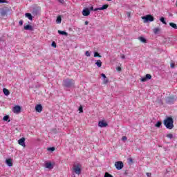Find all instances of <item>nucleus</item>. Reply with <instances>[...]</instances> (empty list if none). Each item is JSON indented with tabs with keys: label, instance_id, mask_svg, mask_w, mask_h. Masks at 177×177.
Returning <instances> with one entry per match:
<instances>
[{
	"label": "nucleus",
	"instance_id": "obj_32",
	"mask_svg": "<svg viewBox=\"0 0 177 177\" xmlns=\"http://www.w3.org/2000/svg\"><path fill=\"white\" fill-rule=\"evenodd\" d=\"M145 78H146L147 80H151V75H150V74H147V75H145Z\"/></svg>",
	"mask_w": 177,
	"mask_h": 177
},
{
	"label": "nucleus",
	"instance_id": "obj_30",
	"mask_svg": "<svg viewBox=\"0 0 177 177\" xmlns=\"http://www.w3.org/2000/svg\"><path fill=\"white\" fill-rule=\"evenodd\" d=\"M127 161H128L129 164H133V159H132V158H129L127 159Z\"/></svg>",
	"mask_w": 177,
	"mask_h": 177
},
{
	"label": "nucleus",
	"instance_id": "obj_22",
	"mask_svg": "<svg viewBox=\"0 0 177 177\" xmlns=\"http://www.w3.org/2000/svg\"><path fill=\"white\" fill-rule=\"evenodd\" d=\"M25 17H28L29 20H32V15L30 13H26Z\"/></svg>",
	"mask_w": 177,
	"mask_h": 177
},
{
	"label": "nucleus",
	"instance_id": "obj_26",
	"mask_svg": "<svg viewBox=\"0 0 177 177\" xmlns=\"http://www.w3.org/2000/svg\"><path fill=\"white\" fill-rule=\"evenodd\" d=\"M160 30L161 29H160V28H153V33L158 34V32H160Z\"/></svg>",
	"mask_w": 177,
	"mask_h": 177
},
{
	"label": "nucleus",
	"instance_id": "obj_46",
	"mask_svg": "<svg viewBox=\"0 0 177 177\" xmlns=\"http://www.w3.org/2000/svg\"><path fill=\"white\" fill-rule=\"evenodd\" d=\"M170 66L171 68H174L175 67V64H171Z\"/></svg>",
	"mask_w": 177,
	"mask_h": 177
},
{
	"label": "nucleus",
	"instance_id": "obj_28",
	"mask_svg": "<svg viewBox=\"0 0 177 177\" xmlns=\"http://www.w3.org/2000/svg\"><path fill=\"white\" fill-rule=\"evenodd\" d=\"M162 124V123L160 121H158L157 123L155 124V127H156V128H160V127H161V125Z\"/></svg>",
	"mask_w": 177,
	"mask_h": 177
},
{
	"label": "nucleus",
	"instance_id": "obj_33",
	"mask_svg": "<svg viewBox=\"0 0 177 177\" xmlns=\"http://www.w3.org/2000/svg\"><path fill=\"white\" fill-rule=\"evenodd\" d=\"M167 138H168L169 139H172L174 138V135H172L171 133H169L167 135Z\"/></svg>",
	"mask_w": 177,
	"mask_h": 177
},
{
	"label": "nucleus",
	"instance_id": "obj_38",
	"mask_svg": "<svg viewBox=\"0 0 177 177\" xmlns=\"http://www.w3.org/2000/svg\"><path fill=\"white\" fill-rule=\"evenodd\" d=\"M51 46H53V48H56L57 45H56V42L53 41L51 44Z\"/></svg>",
	"mask_w": 177,
	"mask_h": 177
},
{
	"label": "nucleus",
	"instance_id": "obj_3",
	"mask_svg": "<svg viewBox=\"0 0 177 177\" xmlns=\"http://www.w3.org/2000/svg\"><path fill=\"white\" fill-rule=\"evenodd\" d=\"M10 12V9L8 7H3L0 8V16L1 17H5V16H8V13Z\"/></svg>",
	"mask_w": 177,
	"mask_h": 177
},
{
	"label": "nucleus",
	"instance_id": "obj_25",
	"mask_svg": "<svg viewBox=\"0 0 177 177\" xmlns=\"http://www.w3.org/2000/svg\"><path fill=\"white\" fill-rule=\"evenodd\" d=\"M97 67H102V61L100 59L97 60L95 62Z\"/></svg>",
	"mask_w": 177,
	"mask_h": 177
},
{
	"label": "nucleus",
	"instance_id": "obj_7",
	"mask_svg": "<svg viewBox=\"0 0 177 177\" xmlns=\"http://www.w3.org/2000/svg\"><path fill=\"white\" fill-rule=\"evenodd\" d=\"M32 15L33 16H38L39 15H41V8L37 7V8H33Z\"/></svg>",
	"mask_w": 177,
	"mask_h": 177
},
{
	"label": "nucleus",
	"instance_id": "obj_8",
	"mask_svg": "<svg viewBox=\"0 0 177 177\" xmlns=\"http://www.w3.org/2000/svg\"><path fill=\"white\" fill-rule=\"evenodd\" d=\"M21 111V107L19 105H16L15 107L12 109V112L15 114H20Z\"/></svg>",
	"mask_w": 177,
	"mask_h": 177
},
{
	"label": "nucleus",
	"instance_id": "obj_39",
	"mask_svg": "<svg viewBox=\"0 0 177 177\" xmlns=\"http://www.w3.org/2000/svg\"><path fill=\"white\" fill-rule=\"evenodd\" d=\"M0 3H8V1H6V0H0Z\"/></svg>",
	"mask_w": 177,
	"mask_h": 177
},
{
	"label": "nucleus",
	"instance_id": "obj_6",
	"mask_svg": "<svg viewBox=\"0 0 177 177\" xmlns=\"http://www.w3.org/2000/svg\"><path fill=\"white\" fill-rule=\"evenodd\" d=\"M115 167L116 169L120 171V169H122V168H124V162H122V161L115 162Z\"/></svg>",
	"mask_w": 177,
	"mask_h": 177
},
{
	"label": "nucleus",
	"instance_id": "obj_34",
	"mask_svg": "<svg viewBox=\"0 0 177 177\" xmlns=\"http://www.w3.org/2000/svg\"><path fill=\"white\" fill-rule=\"evenodd\" d=\"M109 83V79H107V77L104 78L103 80V84H108Z\"/></svg>",
	"mask_w": 177,
	"mask_h": 177
},
{
	"label": "nucleus",
	"instance_id": "obj_1",
	"mask_svg": "<svg viewBox=\"0 0 177 177\" xmlns=\"http://www.w3.org/2000/svg\"><path fill=\"white\" fill-rule=\"evenodd\" d=\"M165 127L167 129H174V119L171 117H168L163 121Z\"/></svg>",
	"mask_w": 177,
	"mask_h": 177
},
{
	"label": "nucleus",
	"instance_id": "obj_29",
	"mask_svg": "<svg viewBox=\"0 0 177 177\" xmlns=\"http://www.w3.org/2000/svg\"><path fill=\"white\" fill-rule=\"evenodd\" d=\"M94 57H102V55H100V54H99V53L95 52L94 53Z\"/></svg>",
	"mask_w": 177,
	"mask_h": 177
},
{
	"label": "nucleus",
	"instance_id": "obj_27",
	"mask_svg": "<svg viewBox=\"0 0 177 177\" xmlns=\"http://www.w3.org/2000/svg\"><path fill=\"white\" fill-rule=\"evenodd\" d=\"M160 21H161V23H162L163 24H167V21H165V18L164 17H160Z\"/></svg>",
	"mask_w": 177,
	"mask_h": 177
},
{
	"label": "nucleus",
	"instance_id": "obj_41",
	"mask_svg": "<svg viewBox=\"0 0 177 177\" xmlns=\"http://www.w3.org/2000/svg\"><path fill=\"white\" fill-rule=\"evenodd\" d=\"M23 23H24V21H23V19H21L19 21V26H23Z\"/></svg>",
	"mask_w": 177,
	"mask_h": 177
},
{
	"label": "nucleus",
	"instance_id": "obj_51",
	"mask_svg": "<svg viewBox=\"0 0 177 177\" xmlns=\"http://www.w3.org/2000/svg\"><path fill=\"white\" fill-rule=\"evenodd\" d=\"M94 10V9H93V6H91V7H90V10Z\"/></svg>",
	"mask_w": 177,
	"mask_h": 177
},
{
	"label": "nucleus",
	"instance_id": "obj_24",
	"mask_svg": "<svg viewBox=\"0 0 177 177\" xmlns=\"http://www.w3.org/2000/svg\"><path fill=\"white\" fill-rule=\"evenodd\" d=\"M109 8V6L107 4L103 5L102 7L100 8V10H104Z\"/></svg>",
	"mask_w": 177,
	"mask_h": 177
},
{
	"label": "nucleus",
	"instance_id": "obj_45",
	"mask_svg": "<svg viewBox=\"0 0 177 177\" xmlns=\"http://www.w3.org/2000/svg\"><path fill=\"white\" fill-rule=\"evenodd\" d=\"M127 16L129 17H131V12H127Z\"/></svg>",
	"mask_w": 177,
	"mask_h": 177
},
{
	"label": "nucleus",
	"instance_id": "obj_42",
	"mask_svg": "<svg viewBox=\"0 0 177 177\" xmlns=\"http://www.w3.org/2000/svg\"><path fill=\"white\" fill-rule=\"evenodd\" d=\"M97 10H100V8H97L93 10V12H97Z\"/></svg>",
	"mask_w": 177,
	"mask_h": 177
},
{
	"label": "nucleus",
	"instance_id": "obj_52",
	"mask_svg": "<svg viewBox=\"0 0 177 177\" xmlns=\"http://www.w3.org/2000/svg\"><path fill=\"white\" fill-rule=\"evenodd\" d=\"M121 57L122 59H125V55H122Z\"/></svg>",
	"mask_w": 177,
	"mask_h": 177
},
{
	"label": "nucleus",
	"instance_id": "obj_44",
	"mask_svg": "<svg viewBox=\"0 0 177 177\" xmlns=\"http://www.w3.org/2000/svg\"><path fill=\"white\" fill-rule=\"evenodd\" d=\"M128 138H127V136H123L122 138V140H127Z\"/></svg>",
	"mask_w": 177,
	"mask_h": 177
},
{
	"label": "nucleus",
	"instance_id": "obj_9",
	"mask_svg": "<svg viewBox=\"0 0 177 177\" xmlns=\"http://www.w3.org/2000/svg\"><path fill=\"white\" fill-rule=\"evenodd\" d=\"M74 172L77 174V175H81V167H80L79 165H75L74 168H73Z\"/></svg>",
	"mask_w": 177,
	"mask_h": 177
},
{
	"label": "nucleus",
	"instance_id": "obj_16",
	"mask_svg": "<svg viewBox=\"0 0 177 177\" xmlns=\"http://www.w3.org/2000/svg\"><path fill=\"white\" fill-rule=\"evenodd\" d=\"M45 167H46V168H48V169H53V165H52L51 162H46Z\"/></svg>",
	"mask_w": 177,
	"mask_h": 177
},
{
	"label": "nucleus",
	"instance_id": "obj_49",
	"mask_svg": "<svg viewBox=\"0 0 177 177\" xmlns=\"http://www.w3.org/2000/svg\"><path fill=\"white\" fill-rule=\"evenodd\" d=\"M84 24H85V26H88V24H89V22L88 21H86Z\"/></svg>",
	"mask_w": 177,
	"mask_h": 177
},
{
	"label": "nucleus",
	"instance_id": "obj_50",
	"mask_svg": "<svg viewBox=\"0 0 177 177\" xmlns=\"http://www.w3.org/2000/svg\"><path fill=\"white\" fill-rule=\"evenodd\" d=\"M147 176H148V177L151 176V174H150V173H147Z\"/></svg>",
	"mask_w": 177,
	"mask_h": 177
},
{
	"label": "nucleus",
	"instance_id": "obj_48",
	"mask_svg": "<svg viewBox=\"0 0 177 177\" xmlns=\"http://www.w3.org/2000/svg\"><path fill=\"white\" fill-rule=\"evenodd\" d=\"M60 3H64V0H58Z\"/></svg>",
	"mask_w": 177,
	"mask_h": 177
},
{
	"label": "nucleus",
	"instance_id": "obj_13",
	"mask_svg": "<svg viewBox=\"0 0 177 177\" xmlns=\"http://www.w3.org/2000/svg\"><path fill=\"white\" fill-rule=\"evenodd\" d=\"M6 163L8 167H13V160L11 158L7 159Z\"/></svg>",
	"mask_w": 177,
	"mask_h": 177
},
{
	"label": "nucleus",
	"instance_id": "obj_43",
	"mask_svg": "<svg viewBox=\"0 0 177 177\" xmlns=\"http://www.w3.org/2000/svg\"><path fill=\"white\" fill-rule=\"evenodd\" d=\"M101 77H102V78H106V77H107L104 73H102V74H101Z\"/></svg>",
	"mask_w": 177,
	"mask_h": 177
},
{
	"label": "nucleus",
	"instance_id": "obj_18",
	"mask_svg": "<svg viewBox=\"0 0 177 177\" xmlns=\"http://www.w3.org/2000/svg\"><path fill=\"white\" fill-rule=\"evenodd\" d=\"M3 92L6 96H9V95H10V92L7 88H3Z\"/></svg>",
	"mask_w": 177,
	"mask_h": 177
},
{
	"label": "nucleus",
	"instance_id": "obj_15",
	"mask_svg": "<svg viewBox=\"0 0 177 177\" xmlns=\"http://www.w3.org/2000/svg\"><path fill=\"white\" fill-rule=\"evenodd\" d=\"M24 30H28V31H32L34 30V28L31 25H26L24 27Z\"/></svg>",
	"mask_w": 177,
	"mask_h": 177
},
{
	"label": "nucleus",
	"instance_id": "obj_47",
	"mask_svg": "<svg viewBox=\"0 0 177 177\" xmlns=\"http://www.w3.org/2000/svg\"><path fill=\"white\" fill-rule=\"evenodd\" d=\"M117 71H121V67L118 66L117 68H116Z\"/></svg>",
	"mask_w": 177,
	"mask_h": 177
},
{
	"label": "nucleus",
	"instance_id": "obj_5",
	"mask_svg": "<svg viewBox=\"0 0 177 177\" xmlns=\"http://www.w3.org/2000/svg\"><path fill=\"white\" fill-rule=\"evenodd\" d=\"M175 100H176V98L174 96L167 97H166V103L167 104H174L175 103Z\"/></svg>",
	"mask_w": 177,
	"mask_h": 177
},
{
	"label": "nucleus",
	"instance_id": "obj_14",
	"mask_svg": "<svg viewBox=\"0 0 177 177\" xmlns=\"http://www.w3.org/2000/svg\"><path fill=\"white\" fill-rule=\"evenodd\" d=\"M35 110L37 113H41L42 111V105L41 104L36 105Z\"/></svg>",
	"mask_w": 177,
	"mask_h": 177
},
{
	"label": "nucleus",
	"instance_id": "obj_19",
	"mask_svg": "<svg viewBox=\"0 0 177 177\" xmlns=\"http://www.w3.org/2000/svg\"><path fill=\"white\" fill-rule=\"evenodd\" d=\"M138 39H139V41H140L143 44H146L147 42V40L146 39V38H145L143 37H138Z\"/></svg>",
	"mask_w": 177,
	"mask_h": 177
},
{
	"label": "nucleus",
	"instance_id": "obj_20",
	"mask_svg": "<svg viewBox=\"0 0 177 177\" xmlns=\"http://www.w3.org/2000/svg\"><path fill=\"white\" fill-rule=\"evenodd\" d=\"M56 23H57V24H60V23H62V16L59 15L57 17Z\"/></svg>",
	"mask_w": 177,
	"mask_h": 177
},
{
	"label": "nucleus",
	"instance_id": "obj_4",
	"mask_svg": "<svg viewBox=\"0 0 177 177\" xmlns=\"http://www.w3.org/2000/svg\"><path fill=\"white\" fill-rule=\"evenodd\" d=\"M142 20H144V23H149V21H154V17L151 15H147L146 16L142 17Z\"/></svg>",
	"mask_w": 177,
	"mask_h": 177
},
{
	"label": "nucleus",
	"instance_id": "obj_31",
	"mask_svg": "<svg viewBox=\"0 0 177 177\" xmlns=\"http://www.w3.org/2000/svg\"><path fill=\"white\" fill-rule=\"evenodd\" d=\"M104 177H113V175L109 174V172H106Z\"/></svg>",
	"mask_w": 177,
	"mask_h": 177
},
{
	"label": "nucleus",
	"instance_id": "obj_40",
	"mask_svg": "<svg viewBox=\"0 0 177 177\" xmlns=\"http://www.w3.org/2000/svg\"><path fill=\"white\" fill-rule=\"evenodd\" d=\"M141 81L142 82H146V81H147V79H146V77H142Z\"/></svg>",
	"mask_w": 177,
	"mask_h": 177
},
{
	"label": "nucleus",
	"instance_id": "obj_37",
	"mask_svg": "<svg viewBox=\"0 0 177 177\" xmlns=\"http://www.w3.org/2000/svg\"><path fill=\"white\" fill-rule=\"evenodd\" d=\"M85 55L87 57H89L91 56V53H89V51H86Z\"/></svg>",
	"mask_w": 177,
	"mask_h": 177
},
{
	"label": "nucleus",
	"instance_id": "obj_12",
	"mask_svg": "<svg viewBox=\"0 0 177 177\" xmlns=\"http://www.w3.org/2000/svg\"><path fill=\"white\" fill-rule=\"evenodd\" d=\"M82 15L83 16H89L91 15V10L89 8H85L82 10Z\"/></svg>",
	"mask_w": 177,
	"mask_h": 177
},
{
	"label": "nucleus",
	"instance_id": "obj_11",
	"mask_svg": "<svg viewBox=\"0 0 177 177\" xmlns=\"http://www.w3.org/2000/svg\"><path fill=\"white\" fill-rule=\"evenodd\" d=\"M26 138H21V139H19L18 140V143L19 145H20V146H22L23 147H26Z\"/></svg>",
	"mask_w": 177,
	"mask_h": 177
},
{
	"label": "nucleus",
	"instance_id": "obj_53",
	"mask_svg": "<svg viewBox=\"0 0 177 177\" xmlns=\"http://www.w3.org/2000/svg\"><path fill=\"white\" fill-rule=\"evenodd\" d=\"M106 1H111V0H106Z\"/></svg>",
	"mask_w": 177,
	"mask_h": 177
},
{
	"label": "nucleus",
	"instance_id": "obj_36",
	"mask_svg": "<svg viewBox=\"0 0 177 177\" xmlns=\"http://www.w3.org/2000/svg\"><path fill=\"white\" fill-rule=\"evenodd\" d=\"M79 111H80V113H84V109H83V108H82V106H80L79 107Z\"/></svg>",
	"mask_w": 177,
	"mask_h": 177
},
{
	"label": "nucleus",
	"instance_id": "obj_17",
	"mask_svg": "<svg viewBox=\"0 0 177 177\" xmlns=\"http://www.w3.org/2000/svg\"><path fill=\"white\" fill-rule=\"evenodd\" d=\"M58 34H59V35H65L66 37L68 35V33H67V32L64 30H58Z\"/></svg>",
	"mask_w": 177,
	"mask_h": 177
},
{
	"label": "nucleus",
	"instance_id": "obj_10",
	"mask_svg": "<svg viewBox=\"0 0 177 177\" xmlns=\"http://www.w3.org/2000/svg\"><path fill=\"white\" fill-rule=\"evenodd\" d=\"M109 124H107V122H104V120L100 121L98 122V127H100V128H106V127H107Z\"/></svg>",
	"mask_w": 177,
	"mask_h": 177
},
{
	"label": "nucleus",
	"instance_id": "obj_23",
	"mask_svg": "<svg viewBox=\"0 0 177 177\" xmlns=\"http://www.w3.org/2000/svg\"><path fill=\"white\" fill-rule=\"evenodd\" d=\"M3 121H8V122H10V119H9V115H6L3 118Z\"/></svg>",
	"mask_w": 177,
	"mask_h": 177
},
{
	"label": "nucleus",
	"instance_id": "obj_21",
	"mask_svg": "<svg viewBox=\"0 0 177 177\" xmlns=\"http://www.w3.org/2000/svg\"><path fill=\"white\" fill-rule=\"evenodd\" d=\"M169 26L172 27V28H174V30H177V25L175 23L171 22L169 23Z\"/></svg>",
	"mask_w": 177,
	"mask_h": 177
},
{
	"label": "nucleus",
	"instance_id": "obj_2",
	"mask_svg": "<svg viewBox=\"0 0 177 177\" xmlns=\"http://www.w3.org/2000/svg\"><path fill=\"white\" fill-rule=\"evenodd\" d=\"M63 86L65 88H74L75 86V82L73 79L67 78L63 81Z\"/></svg>",
	"mask_w": 177,
	"mask_h": 177
},
{
	"label": "nucleus",
	"instance_id": "obj_35",
	"mask_svg": "<svg viewBox=\"0 0 177 177\" xmlns=\"http://www.w3.org/2000/svg\"><path fill=\"white\" fill-rule=\"evenodd\" d=\"M47 150H48V151H55V147H49L47 149Z\"/></svg>",
	"mask_w": 177,
	"mask_h": 177
}]
</instances>
